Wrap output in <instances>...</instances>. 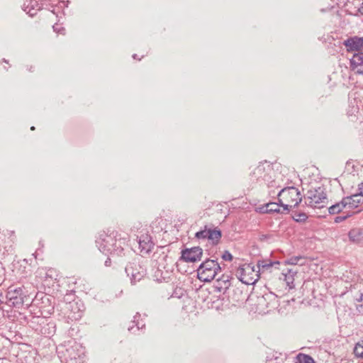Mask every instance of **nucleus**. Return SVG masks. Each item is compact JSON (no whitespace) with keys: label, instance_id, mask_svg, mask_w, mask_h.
<instances>
[{"label":"nucleus","instance_id":"f257e3e1","mask_svg":"<svg viewBox=\"0 0 363 363\" xmlns=\"http://www.w3.org/2000/svg\"><path fill=\"white\" fill-rule=\"evenodd\" d=\"M58 354L65 363H84L85 361V350L76 342H69L61 347Z\"/></svg>","mask_w":363,"mask_h":363},{"label":"nucleus","instance_id":"f03ea898","mask_svg":"<svg viewBox=\"0 0 363 363\" xmlns=\"http://www.w3.org/2000/svg\"><path fill=\"white\" fill-rule=\"evenodd\" d=\"M278 200L281 205L283 213H289L292 208L298 206L302 201L301 191L294 186L281 189L278 194Z\"/></svg>","mask_w":363,"mask_h":363},{"label":"nucleus","instance_id":"7ed1b4c3","mask_svg":"<svg viewBox=\"0 0 363 363\" xmlns=\"http://www.w3.org/2000/svg\"><path fill=\"white\" fill-rule=\"evenodd\" d=\"M220 270L217 261L208 259L203 262L197 269V277L202 281L209 282L216 278Z\"/></svg>","mask_w":363,"mask_h":363},{"label":"nucleus","instance_id":"20e7f679","mask_svg":"<svg viewBox=\"0 0 363 363\" xmlns=\"http://www.w3.org/2000/svg\"><path fill=\"white\" fill-rule=\"evenodd\" d=\"M304 203L313 208H322L328 205V198L323 189L320 187L310 189L304 196Z\"/></svg>","mask_w":363,"mask_h":363},{"label":"nucleus","instance_id":"39448f33","mask_svg":"<svg viewBox=\"0 0 363 363\" xmlns=\"http://www.w3.org/2000/svg\"><path fill=\"white\" fill-rule=\"evenodd\" d=\"M6 298V306L19 309L23 306L27 295L24 288L10 286L7 289Z\"/></svg>","mask_w":363,"mask_h":363},{"label":"nucleus","instance_id":"423d86ee","mask_svg":"<svg viewBox=\"0 0 363 363\" xmlns=\"http://www.w3.org/2000/svg\"><path fill=\"white\" fill-rule=\"evenodd\" d=\"M347 205V215L344 216H337L335 221L343 220L354 213V210L363 203V196L361 194H355L350 196L344 197Z\"/></svg>","mask_w":363,"mask_h":363},{"label":"nucleus","instance_id":"0eeeda50","mask_svg":"<svg viewBox=\"0 0 363 363\" xmlns=\"http://www.w3.org/2000/svg\"><path fill=\"white\" fill-rule=\"evenodd\" d=\"M99 250L104 254H112L113 246L117 244L114 235L103 233L96 241Z\"/></svg>","mask_w":363,"mask_h":363},{"label":"nucleus","instance_id":"6e6552de","mask_svg":"<svg viewBox=\"0 0 363 363\" xmlns=\"http://www.w3.org/2000/svg\"><path fill=\"white\" fill-rule=\"evenodd\" d=\"M125 272L130 278L131 283L140 281L146 274V269L137 262H130L125 267Z\"/></svg>","mask_w":363,"mask_h":363},{"label":"nucleus","instance_id":"1a4fd4ad","mask_svg":"<svg viewBox=\"0 0 363 363\" xmlns=\"http://www.w3.org/2000/svg\"><path fill=\"white\" fill-rule=\"evenodd\" d=\"M254 272H255L254 266H252L250 264H245L237 269L236 276L242 283L250 284H253L255 281H253L252 277H248V276Z\"/></svg>","mask_w":363,"mask_h":363},{"label":"nucleus","instance_id":"9d476101","mask_svg":"<svg viewBox=\"0 0 363 363\" xmlns=\"http://www.w3.org/2000/svg\"><path fill=\"white\" fill-rule=\"evenodd\" d=\"M202 255V249L199 247H194L182 250L181 258L186 262H195L201 259Z\"/></svg>","mask_w":363,"mask_h":363},{"label":"nucleus","instance_id":"9b49d317","mask_svg":"<svg viewBox=\"0 0 363 363\" xmlns=\"http://www.w3.org/2000/svg\"><path fill=\"white\" fill-rule=\"evenodd\" d=\"M42 4L37 0H25L23 4V10L29 16H33L38 11L41 9Z\"/></svg>","mask_w":363,"mask_h":363},{"label":"nucleus","instance_id":"f8f14e48","mask_svg":"<svg viewBox=\"0 0 363 363\" xmlns=\"http://www.w3.org/2000/svg\"><path fill=\"white\" fill-rule=\"evenodd\" d=\"M347 51H356L363 48V38L354 36L344 41Z\"/></svg>","mask_w":363,"mask_h":363},{"label":"nucleus","instance_id":"ddd939ff","mask_svg":"<svg viewBox=\"0 0 363 363\" xmlns=\"http://www.w3.org/2000/svg\"><path fill=\"white\" fill-rule=\"evenodd\" d=\"M272 297L271 294H265L262 296H257L255 303V310L258 313H265L267 309L269 307V303L267 300Z\"/></svg>","mask_w":363,"mask_h":363},{"label":"nucleus","instance_id":"4468645a","mask_svg":"<svg viewBox=\"0 0 363 363\" xmlns=\"http://www.w3.org/2000/svg\"><path fill=\"white\" fill-rule=\"evenodd\" d=\"M351 67L358 74H363V52H358L350 60Z\"/></svg>","mask_w":363,"mask_h":363},{"label":"nucleus","instance_id":"2eb2a0df","mask_svg":"<svg viewBox=\"0 0 363 363\" xmlns=\"http://www.w3.org/2000/svg\"><path fill=\"white\" fill-rule=\"evenodd\" d=\"M350 241L359 246H363V228H356L348 233Z\"/></svg>","mask_w":363,"mask_h":363},{"label":"nucleus","instance_id":"dca6fc26","mask_svg":"<svg viewBox=\"0 0 363 363\" xmlns=\"http://www.w3.org/2000/svg\"><path fill=\"white\" fill-rule=\"evenodd\" d=\"M139 247L143 253H148L153 247V242L148 235H143L139 240Z\"/></svg>","mask_w":363,"mask_h":363},{"label":"nucleus","instance_id":"f3484780","mask_svg":"<svg viewBox=\"0 0 363 363\" xmlns=\"http://www.w3.org/2000/svg\"><path fill=\"white\" fill-rule=\"evenodd\" d=\"M328 210L330 214H337L342 212L347 215V205L344 198L341 200V201L330 206Z\"/></svg>","mask_w":363,"mask_h":363},{"label":"nucleus","instance_id":"a211bd4d","mask_svg":"<svg viewBox=\"0 0 363 363\" xmlns=\"http://www.w3.org/2000/svg\"><path fill=\"white\" fill-rule=\"evenodd\" d=\"M252 177H254L257 181L259 179H262L264 182H268L269 175L265 174V168L263 164L258 165L251 173Z\"/></svg>","mask_w":363,"mask_h":363},{"label":"nucleus","instance_id":"6ab92c4d","mask_svg":"<svg viewBox=\"0 0 363 363\" xmlns=\"http://www.w3.org/2000/svg\"><path fill=\"white\" fill-rule=\"evenodd\" d=\"M68 308H70L72 311L74 309H77V311H74L73 313H71L70 315H69V318L71 319L77 320L79 319L82 315V311L79 309L77 306V303L73 302L69 303L67 306Z\"/></svg>","mask_w":363,"mask_h":363},{"label":"nucleus","instance_id":"aec40b11","mask_svg":"<svg viewBox=\"0 0 363 363\" xmlns=\"http://www.w3.org/2000/svg\"><path fill=\"white\" fill-rule=\"evenodd\" d=\"M279 262H272L269 260H259L257 262V268L258 269L257 272H260L262 270V272L264 269H270L274 264H279Z\"/></svg>","mask_w":363,"mask_h":363},{"label":"nucleus","instance_id":"412c9836","mask_svg":"<svg viewBox=\"0 0 363 363\" xmlns=\"http://www.w3.org/2000/svg\"><path fill=\"white\" fill-rule=\"evenodd\" d=\"M281 211H282V207L279 202V203L271 202V203H267L266 206V211L267 212L284 213Z\"/></svg>","mask_w":363,"mask_h":363},{"label":"nucleus","instance_id":"4be33fe9","mask_svg":"<svg viewBox=\"0 0 363 363\" xmlns=\"http://www.w3.org/2000/svg\"><path fill=\"white\" fill-rule=\"evenodd\" d=\"M221 238V231L220 230H211L210 229L208 239L212 242L213 244H217L220 241Z\"/></svg>","mask_w":363,"mask_h":363},{"label":"nucleus","instance_id":"5701e85b","mask_svg":"<svg viewBox=\"0 0 363 363\" xmlns=\"http://www.w3.org/2000/svg\"><path fill=\"white\" fill-rule=\"evenodd\" d=\"M306 259L302 256H294L289 258L287 262L292 265H303L305 264Z\"/></svg>","mask_w":363,"mask_h":363},{"label":"nucleus","instance_id":"b1692460","mask_svg":"<svg viewBox=\"0 0 363 363\" xmlns=\"http://www.w3.org/2000/svg\"><path fill=\"white\" fill-rule=\"evenodd\" d=\"M124 240L119 239L117 240V244L113 246V252L112 254L116 255L118 256H121L123 253V247L122 246V244H124Z\"/></svg>","mask_w":363,"mask_h":363},{"label":"nucleus","instance_id":"393cba45","mask_svg":"<svg viewBox=\"0 0 363 363\" xmlns=\"http://www.w3.org/2000/svg\"><path fill=\"white\" fill-rule=\"evenodd\" d=\"M210 229L211 228H208L206 226H205L203 230H201L196 233L195 237L199 240L200 239H203V240L208 239Z\"/></svg>","mask_w":363,"mask_h":363},{"label":"nucleus","instance_id":"a878e982","mask_svg":"<svg viewBox=\"0 0 363 363\" xmlns=\"http://www.w3.org/2000/svg\"><path fill=\"white\" fill-rule=\"evenodd\" d=\"M355 356L363 358V340L357 342L354 349Z\"/></svg>","mask_w":363,"mask_h":363},{"label":"nucleus","instance_id":"bb28decb","mask_svg":"<svg viewBox=\"0 0 363 363\" xmlns=\"http://www.w3.org/2000/svg\"><path fill=\"white\" fill-rule=\"evenodd\" d=\"M293 219L296 222H304L308 218V216L305 213H294Z\"/></svg>","mask_w":363,"mask_h":363},{"label":"nucleus","instance_id":"cd10ccee","mask_svg":"<svg viewBox=\"0 0 363 363\" xmlns=\"http://www.w3.org/2000/svg\"><path fill=\"white\" fill-rule=\"evenodd\" d=\"M354 298L357 302L362 303V304L357 306V310L359 314L363 315V293H360L359 294L354 296Z\"/></svg>","mask_w":363,"mask_h":363},{"label":"nucleus","instance_id":"c85d7f7f","mask_svg":"<svg viewBox=\"0 0 363 363\" xmlns=\"http://www.w3.org/2000/svg\"><path fill=\"white\" fill-rule=\"evenodd\" d=\"M298 358L299 363H313V359L306 354H299Z\"/></svg>","mask_w":363,"mask_h":363},{"label":"nucleus","instance_id":"c756f323","mask_svg":"<svg viewBox=\"0 0 363 363\" xmlns=\"http://www.w3.org/2000/svg\"><path fill=\"white\" fill-rule=\"evenodd\" d=\"M52 28H53L54 31L56 32L57 33H60V34L65 35V29L61 25L55 24L52 26Z\"/></svg>","mask_w":363,"mask_h":363},{"label":"nucleus","instance_id":"7c9ffc66","mask_svg":"<svg viewBox=\"0 0 363 363\" xmlns=\"http://www.w3.org/2000/svg\"><path fill=\"white\" fill-rule=\"evenodd\" d=\"M290 273H291V270L289 271V275H286V281L287 285L289 286V288L292 289V288L294 287V278L290 274Z\"/></svg>","mask_w":363,"mask_h":363},{"label":"nucleus","instance_id":"2f4dec72","mask_svg":"<svg viewBox=\"0 0 363 363\" xmlns=\"http://www.w3.org/2000/svg\"><path fill=\"white\" fill-rule=\"evenodd\" d=\"M222 257L225 261H231L233 259V255L228 251H225Z\"/></svg>","mask_w":363,"mask_h":363},{"label":"nucleus","instance_id":"473e14b6","mask_svg":"<svg viewBox=\"0 0 363 363\" xmlns=\"http://www.w3.org/2000/svg\"><path fill=\"white\" fill-rule=\"evenodd\" d=\"M128 330L130 332H133V333H135L136 330H140V326H139V324L138 323H136L135 326V325H129L128 327Z\"/></svg>","mask_w":363,"mask_h":363},{"label":"nucleus","instance_id":"72a5a7b5","mask_svg":"<svg viewBox=\"0 0 363 363\" xmlns=\"http://www.w3.org/2000/svg\"><path fill=\"white\" fill-rule=\"evenodd\" d=\"M362 286V284L361 283H356L351 286V291H353L354 290H360Z\"/></svg>","mask_w":363,"mask_h":363},{"label":"nucleus","instance_id":"f704fd0d","mask_svg":"<svg viewBox=\"0 0 363 363\" xmlns=\"http://www.w3.org/2000/svg\"><path fill=\"white\" fill-rule=\"evenodd\" d=\"M359 192L358 194L362 195L363 196V182L359 185Z\"/></svg>","mask_w":363,"mask_h":363},{"label":"nucleus","instance_id":"c9c22d12","mask_svg":"<svg viewBox=\"0 0 363 363\" xmlns=\"http://www.w3.org/2000/svg\"><path fill=\"white\" fill-rule=\"evenodd\" d=\"M111 261L110 258H107V259L105 261V265L106 267H109L111 265Z\"/></svg>","mask_w":363,"mask_h":363},{"label":"nucleus","instance_id":"e433bc0d","mask_svg":"<svg viewBox=\"0 0 363 363\" xmlns=\"http://www.w3.org/2000/svg\"><path fill=\"white\" fill-rule=\"evenodd\" d=\"M359 12L363 15V3L361 4L360 7L358 9Z\"/></svg>","mask_w":363,"mask_h":363},{"label":"nucleus","instance_id":"4c0bfd02","mask_svg":"<svg viewBox=\"0 0 363 363\" xmlns=\"http://www.w3.org/2000/svg\"><path fill=\"white\" fill-rule=\"evenodd\" d=\"M139 317H140V316H137V315H136V316H135V317H134L133 323H135V321H136V318H139Z\"/></svg>","mask_w":363,"mask_h":363},{"label":"nucleus","instance_id":"58836bf2","mask_svg":"<svg viewBox=\"0 0 363 363\" xmlns=\"http://www.w3.org/2000/svg\"><path fill=\"white\" fill-rule=\"evenodd\" d=\"M30 129H31L32 130H35V127H34V126H32V127L30 128Z\"/></svg>","mask_w":363,"mask_h":363},{"label":"nucleus","instance_id":"ea45409f","mask_svg":"<svg viewBox=\"0 0 363 363\" xmlns=\"http://www.w3.org/2000/svg\"><path fill=\"white\" fill-rule=\"evenodd\" d=\"M133 57L134 59H135V58H136V55H135H135H133Z\"/></svg>","mask_w":363,"mask_h":363},{"label":"nucleus","instance_id":"a19ab883","mask_svg":"<svg viewBox=\"0 0 363 363\" xmlns=\"http://www.w3.org/2000/svg\"><path fill=\"white\" fill-rule=\"evenodd\" d=\"M143 326H144V324H142V326H140V328H143Z\"/></svg>","mask_w":363,"mask_h":363},{"label":"nucleus","instance_id":"79ce46f5","mask_svg":"<svg viewBox=\"0 0 363 363\" xmlns=\"http://www.w3.org/2000/svg\"><path fill=\"white\" fill-rule=\"evenodd\" d=\"M143 326H144V324H142V326H140V328H143Z\"/></svg>","mask_w":363,"mask_h":363}]
</instances>
